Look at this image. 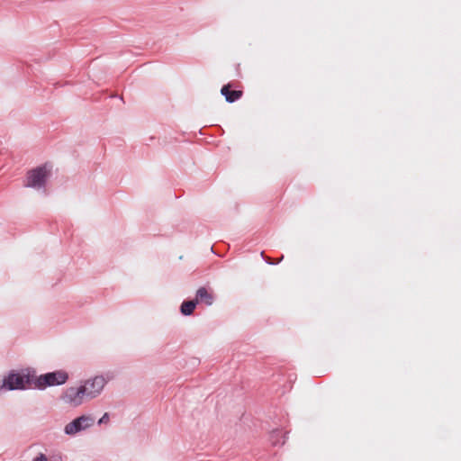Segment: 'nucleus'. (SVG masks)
I'll use <instances>...</instances> for the list:
<instances>
[{"label": "nucleus", "instance_id": "obj_11", "mask_svg": "<svg viewBox=\"0 0 461 461\" xmlns=\"http://www.w3.org/2000/svg\"><path fill=\"white\" fill-rule=\"evenodd\" d=\"M242 95V91L240 90H232V103L236 100L240 99Z\"/></svg>", "mask_w": 461, "mask_h": 461}, {"label": "nucleus", "instance_id": "obj_9", "mask_svg": "<svg viewBox=\"0 0 461 461\" xmlns=\"http://www.w3.org/2000/svg\"><path fill=\"white\" fill-rule=\"evenodd\" d=\"M196 305L197 301H194V299L185 300L180 305V312L184 316H190L193 314Z\"/></svg>", "mask_w": 461, "mask_h": 461}, {"label": "nucleus", "instance_id": "obj_2", "mask_svg": "<svg viewBox=\"0 0 461 461\" xmlns=\"http://www.w3.org/2000/svg\"><path fill=\"white\" fill-rule=\"evenodd\" d=\"M51 175V165L45 163L29 170L26 174L25 187L41 189L45 188Z\"/></svg>", "mask_w": 461, "mask_h": 461}, {"label": "nucleus", "instance_id": "obj_1", "mask_svg": "<svg viewBox=\"0 0 461 461\" xmlns=\"http://www.w3.org/2000/svg\"><path fill=\"white\" fill-rule=\"evenodd\" d=\"M35 380V370L33 368H24L21 372L11 370L0 384L2 389L7 391L25 390L27 385L33 384Z\"/></svg>", "mask_w": 461, "mask_h": 461}, {"label": "nucleus", "instance_id": "obj_13", "mask_svg": "<svg viewBox=\"0 0 461 461\" xmlns=\"http://www.w3.org/2000/svg\"><path fill=\"white\" fill-rule=\"evenodd\" d=\"M33 461H47V458L43 454H41Z\"/></svg>", "mask_w": 461, "mask_h": 461}, {"label": "nucleus", "instance_id": "obj_8", "mask_svg": "<svg viewBox=\"0 0 461 461\" xmlns=\"http://www.w3.org/2000/svg\"><path fill=\"white\" fill-rule=\"evenodd\" d=\"M286 438V434L281 429L273 430L269 436V440L273 446L284 445Z\"/></svg>", "mask_w": 461, "mask_h": 461}, {"label": "nucleus", "instance_id": "obj_3", "mask_svg": "<svg viewBox=\"0 0 461 461\" xmlns=\"http://www.w3.org/2000/svg\"><path fill=\"white\" fill-rule=\"evenodd\" d=\"M68 380V374L64 370L49 372L40 376L35 375L34 387L38 390H45L47 387L62 385Z\"/></svg>", "mask_w": 461, "mask_h": 461}, {"label": "nucleus", "instance_id": "obj_5", "mask_svg": "<svg viewBox=\"0 0 461 461\" xmlns=\"http://www.w3.org/2000/svg\"><path fill=\"white\" fill-rule=\"evenodd\" d=\"M93 424L94 419L91 416L81 415L68 423L64 428V432L66 435H75L77 432L88 429Z\"/></svg>", "mask_w": 461, "mask_h": 461}, {"label": "nucleus", "instance_id": "obj_10", "mask_svg": "<svg viewBox=\"0 0 461 461\" xmlns=\"http://www.w3.org/2000/svg\"><path fill=\"white\" fill-rule=\"evenodd\" d=\"M221 94L225 97L227 103H230V82L221 87Z\"/></svg>", "mask_w": 461, "mask_h": 461}, {"label": "nucleus", "instance_id": "obj_6", "mask_svg": "<svg viewBox=\"0 0 461 461\" xmlns=\"http://www.w3.org/2000/svg\"><path fill=\"white\" fill-rule=\"evenodd\" d=\"M105 384L106 381L102 375L86 380L83 384V387H85L86 391V397L92 399L99 395Z\"/></svg>", "mask_w": 461, "mask_h": 461}, {"label": "nucleus", "instance_id": "obj_4", "mask_svg": "<svg viewBox=\"0 0 461 461\" xmlns=\"http://www.w3.org/2000/svg\"><path fill=\"white\" fill-rule=\"evenodd\" d=\"M86 388L83 385L79 387H68L67 388L60 398L69 405L77 407L83 403L84 396H86Z\"/></svg>", "mask_w": 461, "mask_h": 461}, {"label": "nucleus", "instance_id": "obj_7", "mask_svg": "<svg viewBox=\"0 0 461 461\" xmlns=\"http://www.w3.org/2000/svg\"><path fill=\"white\" fill-rule=\"evenodd\" d=\"M194 301H197V304L203 303L206 306H211L213 303L214 296L206 287H200L196 293Z\"/></svg>", "mask_w": 461, "mask_h": 461}, {"label": "nucleus", "instance_id": "obj_12", "mask_svg": "<svg viewBox=\"0 0 461 461\" xmlns=\"http://www.w3.org/2000/svg\"><path fill=\"white\" fill-rule=\"evenodd\" d=\"M109 421V414L105 412L98 420V424L106 423Z\"/></svg>", "mask_w": 461, "mask_h": 461}]
</instances>
